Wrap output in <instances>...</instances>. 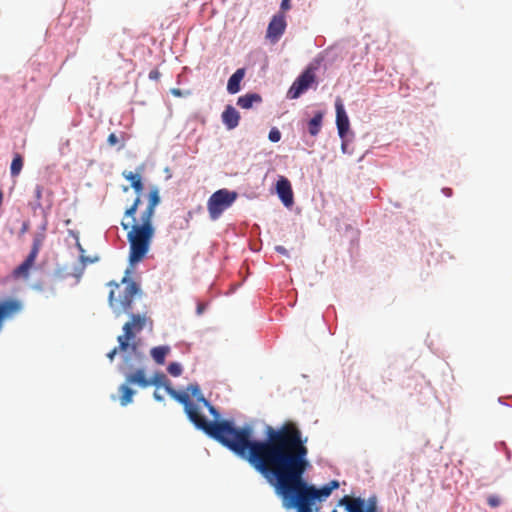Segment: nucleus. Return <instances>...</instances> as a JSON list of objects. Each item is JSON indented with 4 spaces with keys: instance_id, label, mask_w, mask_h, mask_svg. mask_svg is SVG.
<instances>
[{
    "instance_id": "1",
    "label": "nucleus",
    "mask_w": 512,
    "mask_h": 512,
    "mask_svg": "<svg viewBox=\"0 0 512 512\" xmlns=\"http://www.w3.org/2000/svg\"><path fill=\"white\" fill-rule=\"evenodd\" d=\"M167 393L184 406L185 413L196 428L227 447L238 457L246 460L281 498L286 509L296 512H317L321 503L339 487L337 480L317 488L304 479L310 467L307 438L293 421H286L274 428L267 425L264 440L253 439V428L245 425L237 428L231 421H208L199 412L196 403L187 392H179L166 385Z\"/></svg>"
},
{
    "instance_id": "2",
    "label": "nucleus",
    "mask_w": 512,
    "mask_h": 512,
    "mask_svg": "<svg viewBox=\"0 0 512 512\" xmlns=\"http://www.w3.org/2000/svg\"><path fill=\"white\" fill-rule=\"evenodd\" d=\"M129 274V270L126 271V275ZM109 286L113 287L109 293V305L112 308L116 316L122 314H130V321L123 325V335L118 336L117 341L121 352L127 351L131 348L132 351L137 349L135 343L130 344L135 338L137 333H140L149 318L146 314H134L132 311V303L136 295L141 294L139 284H137L128 276L123 277L121 284L115 282H109Z\"/></svg>"
},
{
    "instance_id": "3",
    "label": "nucleus",
    "mask_w": 512,
    "mask_h": 512,
    "mask_svg": "<svg viewBox=\"0 0 512 512\" xmlns=\"http://www.w3.org/2000/svg\"><path fill=\"white\" fill-rule=\"evenodd\" d=\"M141 203V198L136 197L133 204L126 209L124 216L132 219L131 222H121L124 230H129L127 239L130 244L129 261L131 264L139 263L149 251L154 236V227L151 221L140 219V224H135V214Z\"/></svg>"
},
{
    "instance_id": "4",
    "label": "nucleus",
    "mask_w": 512,
    "mask_h": 512,
    "mask_svg": "<svg viewBox=\"0 0 512 512\" xmlns=\"http://www.w3.org/2000/svg\"><path fill=\"white\" fill-rule=\"evenodd\" d=\"M235 191L220 189L214 192L207 201V209L211 220H217L237 199Z\"/></svg>"
},
{
    "instance_id": "5",
    "label": "nucleus",
    "mask_w": 512,
    "mask_h": 512,
    "mask_svg": "<svg viewBox=\"0 0 512 512\" xmlns=\"http://www.w3.org/2000/svg\"><path fill=\"white\" fill-rule=\"evenodd\" d=\"M46 239V233L45 228H43L41 231L37 232L33 236V242L31 250L26 257V259L18 266L16 267L12 275L14 278H24L27 279L29 277V272L31 268L34 266L35 261L37 259V256L39 254V251L41 250L44 241Z\"/></svg>"
},
{
    "instance_id": "6",
    "label": "nucleus",
    "mask_w": 512,
    "mask_h": 512,
    "mask_svg": "<svg viewBox=\"0 0 512 512\" xmlns=\"http://www.w3.org/2000/svg\"><path fill=\"white\" fill-rule=\"evenodd\" d=\"M318 66L310 64L307 68L296 78L287 92L289 99H297L307 91L313 83L316 82V70Z\"/></svg>"
},
{
    "instance_id": "7",
    "label": "nucleus",
    "mask_w": 512,
    "mask_h": 512,
    "mask_svg": "<svg viewBox=\"0 0 512 512\" xmlns=\"http://www.w3.org/2000/svg\"><path fill=\"white\" fill-rule=\"evenodd\" d=\"M347 512H378L377 498L369 497L367 501L360 497L344 496L339 500Z\"/></svg>"
},
{
    "instance_id": "8",
    "label": "nucleus",
    "mask_w": 512,
    "mask_h": 512,
    "mask_svg": "<svg viewBox=\"0 0 512 512\" xmlns=\"http://www.w3.org/2000/svg\"><path fill=\"white\" fill-rule=\"evenodd\" d=\"M286 26L285 16L282 13L274 15L269 22L266 38L269 39L271 43L275 44L284 34Z\"/></svg>"
},
{
    "instance_id": "9",
    "label": "nucleus",
    "mask_w": 512,
    "mask_h": 512,
    "mask_svg": "<svg viewBox=\"0 0 512 512\" xmlns=\"http://www.w3.org/2000/svg\"><path fill=\"white\" fill-rule=\"evenodd\" d=\"M335 109L338 134L341 138H344L349 130L350 123L340 97H338L335 101Z\"/></svg>"
},
{
    "instance_id": "10",
    "label": "nucleus",
    "mask_w": 512,
    "mask_h": 512,
    "mask_svg": "<svg viewBox=\"0 0 512 512\" xmlns=\"http://www.w3.org/2000/svg\"><path fill=\"white\" fill-rule=\"evenodd\" d=\"M276 192L286 207H290L293 204V191L291 183L286 177L280 176L278 178L276 183Z\"/></svg>"
},
{
    "instance_id": "11",
    "label": "nucleus",
    "mask_w": 512,
    "mask_h": 512,
    "mask_svg": "<svg viewBox=\"0 0 512 512\" xmlns=\"http://www.w3.org/2000/svg\"><path fill=\"white\" fill-rule=\"evenodd\" d=\"M160 203L159 189L152 187L148 194V205L142 212L140 219H145L152 222V218L155 214V208Z\"/></svg>"
},
{
    "instance_id": "12",
    "label": "nucleus",
    "mask_w": 512,
    "mask_h": 512,
    "mask_svg": "<svg viewBox=\"0 0 512 512\" xmlns=\"http://www.w3.org/2000/svg\"><path fill=\"white\" fill-rule=\"evenodd\" d=\"M221 118L226 128L232 130L238 126L240 114L232 105H227L222 112Z\"/></svg>"
},
{
    "instance_id": "13",
    "label": "nucleus",
    "mask_w": 512,
    "mask_h": 512,
    "mask_svg": "<svg viewBox=\"0 0 512 512\" xmlns=\"http://www.w3.org/2000/svg\"><path fill=\"white\" fill-rule=\"evenodd\" d=\"M187 393H189V395H191L192 397H194L196 399L197 405L199 403H202L205 407H207L209 412L212 415H214L215 418H217L219 416L216 408L213 405H211L208 400H206L204 398V396L202 395L200 388L197 384H190L187 387Z\"/></svg>"
},
{
    "instance_id": "14",
    "label": "nucleus",
    "mask_w": 512,
    "mask_h": 512,
    "mask_svg": "<svg viewBox=\"0 0 512 512\" xmlns=\"http://www.w3.org/2000/svg\"><path fill=\"white\" fill-rule=\"evenodd\" d=\"M126 383L130 385H138L141 388L149 387L152 384L143 369H137L136 371L128 374L126 376Z\"/></svg>"
},
{
    "instance_id": "15",
    "label": "nucleus",
    "mask_w": 512,
    "mask_h": 512,
    "mask_svg": "<svg viewBox=\"0 0 512 512\" xmlns=\"http://www.w3.org/2000/svg\"><path fill=\"white\" fill-rule=\"evenodd\" d=\"M245 76V69H237L229 78L227 83V91L230 94H236L240 91V83Z\"/></svg>"
},
{
    "instance_id": "16",
    "label": "nucleus",
    "mask_w": 512,
    "mask_h": 512,
    "mask_svg": "<svg viewBox=\"0 0 512 512\" xmlns=\"http://www.w3.org/2000/svg\"><path fill=\"white\" fill-rule=\"evenodd\" d=\"M262 97L257 93H248L240 96L237 105L242 109H250L254 103H261Z\"/></svg>"
},
{
    "instance_id": "17",
    "label": "nucleus",
    "mask_w": 512,
    "mask_h": 512,
    "mask_svg": "<svg viewBox=\"0 0 512 512\" xmlns=\"http://www.w3.org/2000/svg\"><path fill=\"white\" fill-rule=\"evenodd\" d=\"M122 176L131 182V187L135 190V192L138 194L137 197H140V193L143 190V183L140 174H135L131 171H124L122 173Z\"/></svg>"
},
{
    "instance_id": "18",
    "label": "nucleus",
    "mask_w": 512,
    "mask_h": 512,
    "mask_svg": "<svg viewBox=\"0 0 512 512\" xmlns=\"http://www.w3.org/2000/svg\"><path fill=\"white\" fill-rule=\"evenodd\" d=\"M169 352V346H157L151 349L150 354L157 364L163 365L165 363V358L169 354Z\"/></svg>"
},
{
    "instance_id": "19",
    "label": "nucleus",
    "mask_w": 512,
    "mask_h": 512,
    "mask_svg": "<svg viewBox=\"0 0 512 512\" xmlns=\"http://www.w3.org/2000/svg\"><path fill=\"white\" fill-rule=\"evenodd\" d=\"M323 121V113L316 112L313 118L308 122V132L312 136H316L319 134Z\"/></svg>"
},
{
    "instance_id": "20",
    "label": "nucleus",
    "mask_w": 512,
    "mask_h": 512,
    "mask_svg": "<svg viewBox=\"0 0 512 512\" xmlns=\"http://www.w3.org/2000/svg\"><path fill=\"white\" fill-rule=\"evenodd\" d=\"M129 384L125 383V384H122L120 387H119V392H120V404L122 406H127L128 404H130L133 400V396L135 394V391L133 389H131L129 386Z\"/></svg>"
},
{
    "instance_id": "21",
    "label": "nucleus",
    "mask_w": 512,
    "mask_h": 512,
    "mask_svg": "<svg viewBox=\"0 0 512 512\" xmlns=\"http://www.w3.org/2000/svg\"><path fill=\"white\" fill-rule=\"evenodd\" d=\"M23 167V158L20 154H15L10 166V172L12 176H17L21 172Z\"/></svg>"
},
{
    "instance_id": "22",
    "label": "nucleus",
    "mask_w": 512,
    "mask_h": 512,
    "mask_svg": "<svg viewBox=\"0 0 512 512\" xmlns=\"http://www.w3.org/2000/svg\"><path fill=\"white\" fill-rule=\"evenodd\" d=\"M167 371L170 375H172L173 377H178L181 375L182 373V367L179 363L177 362H172L168 365L167 367Z\"/></svg>"
},
{
    "instance_id": "23",
    "label": "nucleus",
    "mask_w": 512,
    "mask_h": 512,
    "mask_svg": "<svg viewBox=\"0 0 512 512\" xmlns=\"http://www.w3.org/2000/svg\"><path fill=\"white\" fill-rule=\"evenodd\" d=\"M154 385H163L166 388L167 383H170L163 373L156 374L153 379H150Z\"/></svg>"
},
{
    "instance_id": "24",
    "label": "nucleus",
    "mask_w": 512,
    "mask_h": 512,
    "mask_svg": "<svg viewBox=\"0 0 512 512\" xmlns=\"http://www.w3.org/2000/svg\"><path fill=\"white\" fill-rule=\"evenodd\" d=\"M487 503L490 507L496 508L501 504V499L497 495H489L487 497Z\"/></svg>"
},
{
    "instance_id": "25",
    "label": "nucleus",
    "mask_w": 512,
    "mask_h": 512,
    "mask_svg": "<svg viewBox=\"0 0 512 512\" xmlns=\"http://www.w3.org/2000/svg\"><path fill=\"white\" fill-rule=\"evenodd\" d=\"M268 138L271 142H278L281 139V133L278 129L273 128L270 130Z\"/></svg>"
},
{
    "instance_id": "26",
    "label": "nucleus",
    "mask_w": 512,
    "mask_h": 512,
    "mask_svg": "<svg viewBox=\"0 0 512 512\" xmlns=\"http://www.w3.org/2000/svg\"><path fill=\"white\" fill-rule=\"evenodd\" d=\"M43 187L41 185H36L34 188V197L37 202V206H40V201L42 199Z\"/></svg>"
},
{
    "instance_id": "27",
    "label": "nucleus",
    "mask_w": 512,
    "mask_h": 512,
    "mask_svg": "<svg viewBox=\"0 0 512 512\" xmlns=\"http://www.w3.org/2000/svg\"><path fill=\"white\" fill-rule=\"evenodd\" d=\"M119 142V139L118 137L116 136V134L114 133H111L108 138H107V143L110 145V146H114L116 144H118Z\"/></svg>"
},
{
    "instance_id": "28",
    "label": "nucleus",
    "mask_w": 512,
    "mask_h": 512,
    "mask_svg": "<svg viewBox=\"0 0 512 512\" xmlns=\"http://www.w3.org/2000/svg\"><path fill=\"white\" fill-rule=\"evenodd\" d=\"M118 352H121L120 349H119V346L118 347H115L113 348L108 354H107V357L112 361L115 357V355L118 353Z\"/></svg>"
},
{
    "instance_id": "29",
    "label": "nucleus",
    "mask_w": 512,
    "mask_h": 512,
    "mask_svg": "<svg viewBox=\"0 0 512 512\" xmlns=\"http://www.w3.org/2000/svg\"><path fill=\"white\" fill-rule=\"evenodd\" d=\"M160 77V72L158 70H152L149 73V78L153 80H157Z\"/></svg>"
},
{
    "instance_id": "30",
    "label": "nucleus",
    "mask_w": 512,
    "mask_h": 512,
    "mask_svg": "<svg viewBox=\"0 0 512 512\" xmlns=\"http://www.w3.org/2000/svg\"><path fill=\"white\" fill-rule=\"evenodd\" d=\"M290 9V0L281 1V10L286 11Z\"/></svg>"
},
{
    "instance_id": "31",
    "label": "nucleus",
    "mask_w": 512,
    "mask_h": 512,
    "mask_svg": "<svg viewBox=\"0 0 512 512\" xmlns=\"http://www.w3.org/2000/svg\"><path fill=\"white\" fill-rule=\"evenodd\" d=\"M275 250H276L278 253H280V254H282V255H284V256H288V251H287V249H286L285 247H283V246H276V247H275Z\"/></svg>"
},
{
    "instance_id": "32",
    "label": "nucleus",
    "mask_w": 512,
    "mask_h": 512,
    "mask_svg": "<svg viewBox=\"0 0 512 512\" xmlns=\"http://www.w3.org/2000/svg\"><path fill=\"white\" fill-rule=\"evenodd\" d=\"M205 309V305L203 303H199L197 306V314L201 315Z\"/></svg>"
},
{
    "instance_id": "33",
    "label": "nucleus",
    "mask_w": 512,
    "mask_h": 512,
    "mask_svg": "<svg viewBox=\"0 0 512 512\" xmlns=\"http://www.w3.org/2000/svg\"><path fill=\"white\" fill-rule=\"evenodd\" d=\"M154 398L157 401H162L163 400V397L160 394H158L156 391L154 392Z\"/></svg>"
},
{
    "instance_id": "34",
    "label": "nucleus",
    "mask_w": 512,
    "mask_h": 512,
    "mask_svg": "<svg viewBox=\"0 0 512 512\" xmlns=\"http://www.w3.org/2000/svg\"><path fill=\"white\" fill-rule=\"evenodd\" d=\"M172 93L176 96H180L181 95V91L179 89H173L172 90Z\"/></svg>"
},
{
    "instance_id": "35",
    "label": "nucleus",
    "mask_w": 512,
    "mask_h": 512,
    "mask_svg": "<svg viewBox=\"0 0 512 512\" xmlns=\"http://www.w3.org/2000/svg\"><path fill=\"white\" fill-rule=\"evenodd\" d=\"M345 148H346V145H345V143H343V144H342V149H343V151H345Z\"/></svg>"
},
{
    "instance_id": "36",
    "label": "nucleus",
    "mask_w": 512,
    "mask_h": 512,
    "mask_svg": "<svg viewBox=\"0 0 512 512\" xmlns=\"http://www.w3.org/2000/svg\"><path fill=\"white\" fill-rule=\"evenodd\" d=\"M123 191H124V192L128 191V187H127V186H125V187L123 188Z\"/></svg>"
},
{
    "instance_id": "37",
    "label": "nucleus",
    "mask_w": 512,
    "mask_h": 512,
    "mask_svg": "<svg viewBox=\"0 0 512 512\" xmlns=\"http://www.w3.org/2000/svg\"><path fill=\"white\" fill-rule=\"evenodd\" d=\"M87 261V259H85L83 256H82V262L85 263Z\"/></svg>"
},
{
    "instance_id": "38",
    "label": "nucleus",
    "mask_w": 512,
    "mask_h": 512,
    "mask_svg": "<svg viewBox=\"0 0 512 512\" xmlns=\"http://www.w3.org/2000/svg\"><path fill=\"white\" fill-rule=\"evenodd\" d=\"M332 512H337V510L334 509Z\"/></svg>"
}]
</instances>
